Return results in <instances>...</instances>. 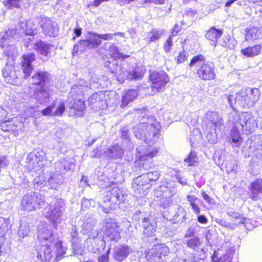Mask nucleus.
Instances as JSON below:
<instances>
[{"mask_svg": "<svg viewBox=\"0 0 262 262\" xmlns=\"http://www.w3.org/2000/svg\"><path fill=\"white\" fill-rule=\"evenodd\" d=\"M38 239L42 245L32 252L33 258L36 257L42 262H57L67 254L66 248L54 236L51 226L38 229Z\"/></svg>", "mask_w": 262, "mask_h": 262, "instance_id": "obj_1", "label": "nucleus"}, {"mask_svg": "<svg viewBox=\"0 0 262 262\" xmlns=\"http://www.w3.org/2000/svg\"><path fill=\"white\" fill-rule=\"evenodd\" d=\"M160 172L157 170L143 173L140 176L134 179L132 187L136 197H143L145 195L146 190L151 188L154 183L160 177Z\"/></svg>", "mask_w": 262, "mask_h": 262, "instance_id": "obj_2", "label": "nucleus"}, {"mask_svg": "<svg viewBox=\"0 0 262 262\" xmlns=\"http://www.w3.org/2000/svg\"><path fill=\"white\" fill-rule=\"evenodd\" d=\"M189 66L197 67L196 75L198 78L204 80H213L216 77L215 67L212 62L206 61L203 55L194 56L191 60Z\"/></svg>", "mask_w": 262, "mask_h": 262, "instance_id": "obj_3", "label": "nucleus"}, {"mask_svg": "<svg viewBox=\"0 0 262 262\" xmlns=\"http://www.w3.org/2000/svg\"><path fill=\"white\" fill-rule=\"evenodd\" d=\"M125 194L117 187L107 188L101 194L103 204H100V207L104 213H110L120 202L125 200Z\"/></svg>", "mask_w": 262, "mask_h": 262, "instance_id": "obj_4", "label": "nucleus"}, {"mask_svg": "<svg viewBox=\"0 0 262 262\" xmlns=\"http://www.w3.org/2000/svg\"><path fill=\"white\" fill-rule=\"evenodd\" d=\"M83 89L82 86L75 85L68 95L66 104L70 110H73V115L76 117H81L85 108L83 98Z\"/></svg>", "mask_w": 262, "mask_h": 262, "instance_id": "obj_5", "label": "nucleus"}, {"mask_svg": "<svg viewBox=\"0 0 262 262\" xmlns=\"http://www.w3.org/2000/svg\"><path fill=\"white\" fill-rule=\"evenodd\" d=\"M104 67L107 68L109 71L114 75L126 76L127 79H139L142 77L143 74L142 69L139 67H136L129 70L126 74L124 71L122 61H118V59H113L112 61L108 60L104 63Z\"/></svg>", "mask_w": 262, "mask_h": 262, "instance_id": "obj_6", "label": "nucleus"}, {"mask_svg": "<svg viewBox=\"0 0 262 262\" xmlns=\"http://www.w3.org/2000/svg\"><path fill=\"white\" fill-rule=\"evenodd\" d=\"M52 203L43 209V214L55 227L62 220L61 216L65 210V203L61 198H54Z\"/></svg>", "mask_w": 262, "mask_h": 262, "instance_id": "obj_7", "label": "nucleus"}, {"mask_svg": "<svg viewBox=\"0 0 262 262\" xmlns=\"http://www.w3.org/2000/svg\"><path fill=\"white\" fill-rule=\"evenodd\" d=\"M101 43L99 34L89 32L85 39H81L73 47V56H77L88 50L97 48Z\"/></svg>", "mask_w": 262, "mask_h": 262, "instance_id": "obj_8", "label": "nucleus"}, {"mask_svg": "<svg viewBox=\"0 0 262 262\" xmlns=\"http://www.w3.org/2000/svg\"><path fill=\"white\" fill-rule=\"evenodd\" d=\"M45 204V198L43 195L31 192L23 196L20 207L22 210L32 211L40 208Z\"/></svg>", "mask_w": 262, "mask_h": 262, "instance_id": "obj_9", "label": "nucleus"}, {"mask_svg": "<svg viewBox=\"0 0 262 262\" xmlns=\"http://www.w3.org/2000/svg\"><path fill=\"white\" fill-rule=\"evenodd\" d=\"M233 124L237 127L238 129H244L251 131L257 127V123L252 114L249 112H242L238 114L234 112Z\"/></svg>", "mask_w": 262, "mask_h": 262, "instance_id": "obj_10", "label": "nucleus"}, {"mask_svg": "<svg viewBox=\"0 0 262 262\" xmlns=\"http://www.w3.org/2000/svg\"><path fill=\"white\" fill-rule=\"evenodd\" d=\"M85 245L88 250L94 253H100L105 247L103 236L98 230H95L94 232L89 234L85 241Z\"/></svg>", "mask_w": 262, "mask_h": 262, "instance_id": "obj_11", "label": "nucleus"}, {"mask_svg": "<svg viewBox=\"0 0 262 262\" xmlns=\"http://www.w3.org/2000/svg\"><path fill=\"white\" fill-rule=\"evenodd\" d=\"M152 91L155 92H163L169 82V77L164 71H154L150 74Z\"/></svg>", "mask_w": 262, "mask_h": 262, "instance_id": "obj_12", "label": "nucleus"}, {"mask_svg": "<svg viewBox=\"0 0 262 262\" xmlns=\"http://www.w3.org/2000/svg\"><path fill=\"white\" fill-rule=\"evenodd\" d=\"M169 253L168 247L164 244L157 245L147 252L145 257L149 262H163Z\"/></svg>", "mask_w": 262, "mask_h": 262, "instance_id": "obj_13", "label": "nucleus"}, {"mask_svg": "<svg viewBox=\"0 0 262 262\" xmlns=\"http://www.w3.org/2000/svg\"><path fill=\"white\" fill-rule=\"evenodd\" d=\"M137 150L139 154L138 156L140 159L139 161L136 162V163L139 166L140 172L141 173L143 170H148L154 166L152 158L157 155V149L156 148L148 149L147 151L144 154L140 152L139 148H137Z\"/></svg>", "mask_w": 262, "mask_h": 262, "instance_id": "obj_14", "label": "nucleus"}, {"mask_svg": "<svg viewBox=\"0 0 262 262\" xmlns=\"http://www.w3.org/2000/svg\"><path fill=\"white\" fill-rule=\"evenodd\" d=\"M105 234L111 241L117 242L121 238L119 226L114 219L106 218L105 220Z\"/></svg>", "mask_w": 262, "mask_h": 262, "instance_id": "obj_15", "label": "nucleus"}, {"mask_svg": "<svg viewBox=\"0 0 262 262\" xmlns=\"http://www.w3.org/2000/svg\"><path fill=\"white\" fill-rule=\"evenodd\" d=\"M177 192L176 186L171 182H165L162 185L157 187L154 191V196L156 198L165 197L171 198Z\"/></svg>", "mask_w": 262, "mask_h": 262, "instance_id": "obj_16", "label": "nucleus"}, {"mask_svg": "<svg viewBox=\"0 0 262 262\" xmlns=\"http://www.w3.org/2000/svg\"><path fill=\"white\" fill-rule=\"evenodd\" d=\"M40 26L42 33L46 36L50 37H56L58 33L59 30L57 24L50 18H42L40 21Z\"/></svg>", "mask_w": 262, "mask_h": 262, "instance_id": "obj_17", "label": "nucleus"}, {"mask_svg": "<svg viewBox=\"0 0 262 262\" xmlns=\"http://www.w3.org/2000/svg\"><path fill=\"white\" fill-rule=\"evenodd\" d=\"M159 125L158 124L146 122V131L144 132L145 137L144 142L147 144H153L159 137Z\"/></svg>", "mask_w": 262, "mask_h": 262, "instance_id": "obj_18", "label": "nucleus"}, {"mask_svg": "<svg viewBox=\"0 0 262 262\" xmlns=\"http://www.w3.org/2000/svg\"><path fill=\"white\" fill-rule=\"evenodd\" d=\"M52 93L47 86H40L35 90L33 97L40 104L46 105L50 100Z\"/></svg>", "mask_w": 262, "mask_h": 262, "instance_id": "obj_19", "label": "nucleus"}, {"mask_svg": "<svg viewBox=\"0 0 262 262\" xmlns=\"http://www.w3.org/2000/svg\"><path fill=\"white\" fill-rule=\"evenodd\" d=\"M22 59L21 69L23 71V77L26 79L30 76L34 69L32 63L35 60V56L33 53H28L23 55Z\"/></svg>", "mask_w": 262, "mask_h": 262, "instance_id": "obj_20", "label": "nucleus"}, {"mask_svg": "<svg viewBox=\"0 0 262 262\" xmlns=\"http://www.w3.org/2000/svg\"><path fill=\"white\" fill-rule=\"evenodd\" d=\"M57 99L54 100L50 105L48 106L41 111L42 115L47 116H61L65 111V103L63 101L59 102L55 111L54 110L56 106Z\"/></svg>", "mask_w": 262, "mask_h": 262, "instance_id": "obj_21", "label": "nucleus"}, {"mask_svg": "<svg viewBox=\"0 0 262 262\" xmlns=\"http://www.w3.org/2000/svg\"><path fill=\"white\" fill-rule=\"evenodd\" d=\"M75 160L73 158H64L55 163V169L57 174L65 173L67 171L74 169Z\"/></svg>", "mask_w": 262, "mask_h": 262, "instance_id": "obj_22", "label": "nucleus"}, {"mask_svg": "<svg viewBox=\"0 0 262 262\" xmlns=\"http://www.w3.org/2000/svg\"><path fill=\"white\" fill-rule=\"evenodd\" d=\"M19 71H16L15 68L11 64H7L4 69L2 71L3 76L5 81L8 83L16 84L17 82V79L20 76Z\"/></svg>", "mask_w": 262, "mask_h": 262, "instance_id": "obj_23", "label": "nucleus"}, {"mask_svg": "<svg viewBox=\"0 0 262 262\" xmlns=\"http://www.w3.org/2000/svg\"><path fill=\"white\" fill-rule=\"evenodd\" d=\"M133 252L132 249L126 245H120L113 249V258L118 261H122Z\"/></svg>", "mask_w": 262, "mask_h": 262, "instance_id": "obj_24", "label": "nucleus"}, {"mask_svg": "<svg viewBox=\"0 0 262 262\" xmlns=\"http://www.w3.org/2000/svg\"><path fill=\"white\" fill-rule=\"evenodd\" d=\"M200 260L195 253L190 252L183 249L177 252L173 262H200Z\"/></svg>", "mask_w": 262, "mask_h": 262, "instance_id": "obj_25", "label": "nucleus"}, {"mask_svg": "<svg viewBox=\"0 0 262 262\" xmlns=\"http://www.w3.org/2000/svg\"><path fill=\"white\" fill-rule=\"evenodd\" d=\"M244 90H241L237 93L235 95H230L227 96L228 101L233 110L235 109V105H239L242 107H245L247 105L245 94H243Z\"/></svg>", "mask_w": 262, "mask_h": 262, "instance_id": "obj_26", "label": "nucleus"}, {"mask_svg": "<svg viewBox=\"0 0 262 262\" xmlns=\"http://www.w3.org/2000/svg\"><path fill=\"white\" fill-rule=\"evenodd\" d=\"M139 226L143 228V234L145 236H152L156 231V223L148 215L146 218H143L142 222Z\"/></svg>", "mask_w": 262, "mask_h": 262, "instance_id": "obj_27", "label": "nucleus"}, {"mask_svg": "<svg viewBox=\"0 0 262 262\" xmlns=\"http://www.w3.org/2000/svg\"><path fill=\"white\" fill-rule=\"evenodd\" d=\"M146 114L144 113V115L142 116V118L140 119V123L137 124L134 126L133 128V133L135 136L143 141L144 142V139H147L145 137L144 132L146 131V120H148V118L144 115Z\"/></svg>", "mask_w": 262, "mask_h": 262, "instance_id": "obj_28", "label": "nucleus"}, {"mask_svg": "<svg viewBox=\"0 0 262 262\" xmlns=\"http://www.w3.org/2000/svg\"><path fill=\"white\" fill-rule=\"evenodd\" d=\"M97 222V220L93 216H89L85 217L81 221L80 225L84 234H91L92 232H94L95 230V225Z\"/></svg>", "mask_w": 262, "mask_h": 262, "instance_id": "obj_29", "label": "nucleus"}, {"mask_svg": "<svg viewBox=\"0 0 262 262\" xmlns=\"http://www.w3.org/2000/svg\"><path fill=\"white\" fill-rule=\"evenodd\" d=\"M250 198L253 200L259 199V195L262 193V180L256 179L251 183L249 186Z\"/></svg>", "mask_w": 262, "mask_h": 262, "instance_id": "obj_30", "label": "nucleus"}, {"mask_svg": "<svg viewBox=\"0 0 262 262\" xmlns=\"http://www.w3.org/2000/svg\"><path fill=\"white\" fill-rule=\"evenodd\" d=\"M53 45L42 40H37L33 46L34 49L44 57L48 56Z\"/></svg>", "mask_w": 262, "mask_h": 262, "instance_id": "obj_31", "label": "nucleus"}, {"mask_svg": "<svg viewBox=\"0 0 262 262\" xmlns=\"http://www.w3.org/2000/svg\"><path fill=\"white\" fill-rule=\"evenodd\" d=\"M49 74L43 71H38L32 77V82L33 84L46 86V83L49 81Z\"/></svg>", "mask_w": 262, "mask_h": 262, "instance_id": "obj_32", "label": "nucleus"}, {"mask_svg": "<svg viewBox=\"0 0 262 262\" xmlns=\"http://www.w3.org/2000/svg\"><path fill=\"white\" fill-rule=\"evenodd\" d=\"M247 105H252L259 98L260 94L258 89L247 88L244 90Z\"/></svg>", "mask_w": 262, "mask_h": 262, "instance_id": "obj_33", "label": "nucleus"}, {"mask_svg": "<svg viewBox=\"0 0 262 262\" xmlns=\"http://www.w3.org/2000/svg\"><path fill=\"white\" fill-rule=\"evenodd\" d=\"M123 154V149L118 145H113L104 151V155L111 159H120Z\"/></svg>", "mask_w": 262, "mask_h": 262, "instance_id": "obj_34", "label": "nucleus"}, {"mask_svg": "<svg viewBox=\"0 0 262 262\" xmlns=\"http://www.w3.org/2000/svg\"><path fill=\"white\" fill-rule=\"evenodd\" d=\"M223 34V31L215 27H211L206 33L205 36L207 39L211 41V45L214 47L216 46V43L218 39Z\"/></svg>", "mask_w": 262, "mask_h": 262, "instance_id": "obj_35", "label": "nucleus"}, {"mask_svg": "<svg viewBox=\"0 0 262 262\" xmlns=\"http://www.w3.org/2000/svg\"><path fill=\"white\" fill-rule=\"evenodd\" d=\"M138 95L137 90L129 89L124 91V94L122 96V102L120 106L123 108L126 106L129 102L134 100Z\"/></svg>", "mask_w": 262, "mask_h": 262, "instance_id": "obj_36", "label": "nucleus"}, {"mask_svg": "<svg viewBox=\"0 0 262 262\" xmlns=\"http://www.w3.org/2000/svg\"><path fill=\"white\" fill-rule=\"evenodd\" d=\"M245 39L247 41L258 39L262 38L261 30L256 27H252L245 30Z\"/></svg>", "mask_w": 262, "mask_h": 262, "instance_id": "obj_37", "label": "nucleus"}, {"mask_svg": "<svg viewBox=\"0 0 262 262\" xmlns=\"http://www.w3.org/2000/svg\"><path fill=\"white\" fill-rule=\"evenodd\" d=\"M103 98L104 96L102 93H94L88 99L89 104L91 105L93 108H102L103 107L102 104Z\"/></svg>", "mask_w": 262, "mask_h": 262, "instance_id": "obj_38", "label": "nucleus"}, {"mask_svg": "<svg viewBox=\"0 0 262 262\" xmlns=\"http://www.w3.org/2000/svg\"><path fill=\"white\" fill-rule=\"evenodd\" d=\"M227 214L231 217L230 220L232 222L231 224L234 225V229L235 227L245 224L246 219L239 213L230 210Z\"/></svg>", "mask_w": 262, "mask_h": 262, "instance_id": "obj_39", "label": "nucleus"}, {"mask_svg": "<svg viewBox=\"0 0 262 262\" xmlns=\"http://www.w3.org/2000/svg\"><path fill=\"white\" fill-rule=\"evenodd\" d=\"M108 55L110 56V60L112 61L113 59H124L129 56L123 54L119 51V50L117 46L114 44L111 45L107 50Z\"/></svg>", "mask_w": 262, "mask_h": 262, "instance_id": "obj_40", "label": "nucleus"}, {"mask_svg": "<svg viewBox=\"0 0 262 262\" xmlns=\"http://www.w3.org/2000/svg\"><path fill=\"white\" fill-rule=\"evenodd\" d=\"M206 118L214 125L215 128L216 127H220L223 124V119L216 112H208L206 114Z\"/></svg>", "mask_w": 262, "mask_h": 262, "instance_id": "obj_41", "label": "nucleus"}, {"mask_svg": "<svg viewBox=\"0 0 262 262\" xmlns=\"http://www.w3.org/2000/svg\"><path fill=\"white\" fill-rule=\"evenodd\" d=\"M261 46L260 45H255L248 47L241 50L242 53L248 57H252L258 55L260 53Z\"/></svg>", "mask_w": 262, "mask_h": 262, "instance_id": "obj_42", "label": "nucleus"}, {"mask_svg": "<svg viewBox=\"0 0 262 262\" xmlns=\"http://www.w3.org/2000/svg\"><path fill=\"white\" fill-rule=\"evenodd\" d=\"M220 43L222 47L230 50H232L234 49L236 45V41L234 38L231 37L229 35H225Z\"/></svg>", "mask_w": 262, "mask_h": 262, "instance_id": "obj_43", "label": "nucleus"}, {"mask_svg": "<svg viewBox=\"0 0 262 262\" xmlns=\"http://www.w3.org/2000/svg\"><path fill=\"white\" fill-rule=\"evenodd\" d=\"M70 236L69 238H71L70 241L74 251L75 248L77 247V244L80 241L77 227L76 226H72L71 228L70 229Z\"/></svg>", "mask_w": 262, "mask_h": 262, "instance_id": "obj_44", "label": "nucleus"}, {"mask_svg": "<svg viewBox=\"0 0 262 262\" xmlns=\"http://www.w3.org/2000/svg\"><path fill=\"white\" fill-rule=\"evenodd\" d=\"M58 176H59L57 173L52 175L50 174V177L47 180H46V179L44 180L43 182H41V181H40L37 182V183H40V184L50 186L51 188H54L56 187V185L59 183L58 179L57 178Z\"/></svg>", "mask_w": 262, "mask_h": 262, "instance_id": "obj_45", "label": "nucleus"}, {"mask_svg": "<svg viewBox=\"0 0 262 262\" xmlns=\"http://www.w3.org/2000/svg\"><path fill=\"white\" fill-rule=\"evenodd\" d=\"M40 160L34 153H30L26 158V163L28 164L30 169H33L38 164Z\"/></svg>", "mask_w": 262, "mask_h": 262, "instance_id": "obj_46", "label": "nucleus"}, {"mask_svg": "<svg viewBox=\"0 0 262 262\" xmlns=\"http://www.w3.org/2000/svg\"><path fill=\"white\" fill-rule=\"evenodd\" d=\"M201 242L200 239L197 237H194L190 238L187 241L186 244L187 246L192 248L195 251H198L199 249H202L200 247Z\"/></svg>", "mask_w": 262, "mask_h": 262, "instance_id": "obj_47", "label": "nucleus"}, {"mask_svg": "<svg viewBox=\"0 0 262 262\" xmlns=\"http://www.w3.org/2000/svg\"><path fill=\"white\" fill-rule=\"evenodd\" d=\"M234 252V249L230 247L226 254H223L213 262H231Z\"/></svg>", "mask_w": 262, "mask_h": 262, "instance_id": "obj_48", "label": "nucleus"}, {"mask_svg": "<svg viewBox=\"0 0 262 262\" xmlns=\"http://www.w3.org/2000/svg\"><path fill=\"white\" fill-rule=\"evenodd\" d=\"M23 0H4L3 4L9 9L19 8Z\"/></svg>", "mask_w": 262, "mask_h": 262, "instance_id": "obj_49", "label": "nucleus"}, {"mask_svg": "<svg viewBox=\"0 0 262 262\" xmlns=\"http://www.w3.org/2000/svg\"><path fill=\"white\" fill-rule=\"evenodd\" d=\"M20 27L23 30V32L27 35L33 36L36 33L37 31L35 29L30 28V24L29 23H21L20 24Z\"/></svg>", "mask_w": 262, "mask_h": 262, "instance_id": "obj_50", "label": "nucleus"}, {"mask_svg": "<svg viewBox=\"0 0 262 262\" xmlns=\"http://www.w3.org/2000/svg\"><path fill=\"white\" fill-rule=\"evenodd\" d=\"M186 213L184 209L181 206L178 208V210L173 216L174 220H177L178 222H183L186 220Z\"/></svg>", "mask_w": 262, "mask_h": 262, "instance_id": "obj_51", "label": "nucleus"}, {"mask_svg": "<svg viewBox=\"0 0 262 262\" xmlns=\"http://www.w3.org/2000/svg\"><path fill=\"white\" fill-rule=\"evenodd\" d=\"M232 129L231 131V137L232 138V141L234 143H237L240 139V131L243 129H238L237 126L234 124Z\"/></svg>", "mask_w": 262, "mask_h": 262, "instance_id": "obj_52", "label": "nucleus"}, {"mask_svg": "<svg viewBox=\"0 0 262 262\" xmlns=\"http://www.w3.org/2000/svg\"><path fill=\"white\" fill-rule=\"evenodd\" d=\"M146 215H145L144 212L139 210L134 213L133 216V220L135 222H137L136 226H137L138 224L140 225L143 218H146Z\"/></svg>", "mask_w": 262, "mask_h": 262, "instance_id": "obj_53", "label": "nucleus"}, {"mask_svg": "<svg viewBox=\"0 0 262 262\" xmlns=\"http://www.w3.org/2000/svg\"><path fill=\"white\" fill-rule=\"evenodd\" d=\"M197 157L196 153L194 151H191L188 157L184 160V162L188 166L194 165L196 162Z\"/></svg>", "mask_w": 262, "mask_h": 262, "instance_id": "obj_54", "label": "nucleus"}, {"mask_svg": "<svg viewBox=\"0 0 262 262\" xmlns=\"http://www.w3.org/2000/svg\"><path fill=\"white\" fill-rule=\"evenodd\" d=\"M8 228L9 225L7 220L3 217H0V237L4 236Z\"/></svg>", "mask_w": 262, "mask_h": 262, "instance_id": "obj_55", "label": "nucleus"}, {"mask_svg": "<svg viewBox=\"0 0 262 262\" xmlns=\"http://www.w3.org/2000/svg\"><path fill=\"white\" fill-rule=\"evenodd\" d=\"M162 33L161 31L152 30L148 37V38L149 39V41L150 42H154L158 40L162 36Z\"/></svg>", "mask_w": 262, "mask_h": 262, "instance_id": "obj_56", "label": "nucleus"}, {"mask_svg": "<svg viewBox=\"0 0 262 262\" xmlns=\"http://www.w3.org/2000/svg\"><path fill=\"white\" fill-rule=\"evenodd\" d=\"M29 231L30 230L28 226L20 225L17 232L20 239L23 238L25 236H27L29 233Z\"/></svg>", "mask_w": 262, "mask_h": 262, "instance_id": "obj_57", "label": "nucleus"}, {"mask_svg": "<svg viewBox=\"0 0 262 262\" xmlns=\"http://www.w3.org/2000/svg\"><path fill=\"white\" fill-rule=\"evenodd\" d=\"M161 199L160 200L159 205L165 209L170 206L172 204L171 198L161 197Z\"/></svg>", "mask_w": 262, "mask_h": 262, "instance_id": "obj_58", "label": "nucleus"}, {"mask_svg": "<svg viewBox=\"0 0 262 262\" xmlns=\"http://www.w3.org/2000/svg\"><path fill=\"white\" fill-rule=\"evenodd\" d=\"M120 137L126 142H129L130 138L129 135V129L127 127H123L120 130Z\"/></svg>", "mask_w": 262, "mask_h": 262, "instance_id": "obj_59", "label": "nucleus"}, {"mask_svg": "<svg viewBox=\"0 0 262 262\" xmlns=\"http://www.w3.org/2000/svg\"><path fill=\"white\" fill-rule=\"evenodd\" d=\"M214 231L212 229H206L204 232V236L207 241L206 245L211 246V243L210 240L212 238V233Z\"/></svg>", "mask_w": 262, "mask_h": 262, "instance_id": "obj_60", "label": "nucleus"}, {"mask_svg": "<svg viewBox=\"0 0 262 262\" xmlns=\"http://www.w3.org/2000/svg\"><path fill=\"white\" fill-rule=\"evenodd\" d=\"M172 44V38L168 37L163 46V49L166 53H169L170 52Z\"/></svg>", "mask_w": 262, "mask_h": 262, "instance_id": "obj_61", "label": "nucleus"}, {"mask_svg": "<svg viewBox=\"0 0 262 262\" xmlns=\"http://www.w3.org/2000/svg\"><path fill=\"white\" fill-rule=\"evenodd\" d=\"M81 206L82 207H90L95 206V202L93 200H88L87 199L84 198L82 200L81 202Z\"/></svg>", "mask_w": 262, "mask_h": 262, "instance_id": "obj_62", "label": "nucleus"}, {"mask_svg": "<svg viewBox=\"0 0 262 262\" xmlns=\"http://www.w3.org/2000/svg\"><path fill=\"white\" fill-rule=\"evenodd\" d=\"M15 31L14 30H8L5 32L4 34L3 35L1 40L4 42L7 41L13 37V33Z\"/></svg>", "mask_w": 262, "mask_h": 262, "instance_id": "obj_63", "label": "nucleus"}, {"mask_svg": "<svg viewBox=\"0 0 262 262\" xmlns=\"http://www.w3.org/2000/svg\"><path fill=\"white\" fill-rule=\"evenodd\" d=\"M216 222L217 224L221 226L226 227L231 230L234 229V225H232L231 223L226 221L225 220H219Z\"/></svg>", "mask_w": 262, "mask_h": 262, "instance_id": "obj_64", "label": "nucleus"}]
</instances>
